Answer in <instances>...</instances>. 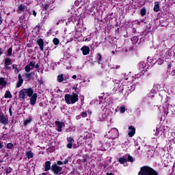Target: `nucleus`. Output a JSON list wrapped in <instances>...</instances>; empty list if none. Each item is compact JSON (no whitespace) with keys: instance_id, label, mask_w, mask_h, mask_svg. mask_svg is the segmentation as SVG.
Wrapping results in <instances>:
<instances>
[{"instance_id":"nucleus-40","label":"nucleus","mask_w":175,"mask_h":175,"mask_svg":"<svg viewBox=\"0 0 175 175\" xmlns=\"http://www.w3.org/2000/svg\"><path fill=\"white\" fill-rule=\"evenodd\" d=\"M120 111L122 114H124V113H125V107L124 106L120 107Z\"/></svg>"},{"instance_id":"nucleus-38","label":"nucleus","mask_w":175,"mask_h":175,"mask_svg":"<svg viewBox=\"0 0 175 175\" xmlns=\"http://www.w3.org/2000/svg\"><path fill=\"white\" fill-rule=\"evenodd\" d=\"M80 116L83 118H85V117H87L88 115L87 114V111H83L81 113Z\"/></svg>"},{"instance_id":"nucleus-48","label":"nucleus","mask_w":175,"mask_h":175,"mask_svg":"<svg viewBox=\"0 0 175 175\" xmlns=\"http://www.w3.org/2000/svg\"><path fill=\"white\" fill-rule=\"evenodd\" d=\"M37 15H38V13L36 12V11L33 10V16H34V17H36Z\"/></svg>"},{"instance_id":"nucleus-16","label":"nucleus","mask_w":175,"mask_h":175,"mask_svg":"<svg viewBox=\"0 0 175 175\" xmlns=\"http://www.w3.org/2000/svg\"><path fill=\"white\" fill-rule=\"evenodd\" d=\"M25 9H27L26 5L24 4H21L18 7L16 13H18V14H20L21 13V12H24L25 10Z\"/></svg>"},{"instance_id":"nucleus-46","label":"nucleus","mask_w":175,"mask_h":175,"mask_svg":"<svg viewBox=\"0 0 175 175\" xmlns=\"http://www.w3.org/2000/svg\"><path fill=\"white\" fill-rule=\"evenodd\" d=\"M9 113H10V117H12L13 116V112L12 111V107H10L9 108Z\"/></svg>"},{"instance_id":"nucleus-22","label":"nucleus","mask_w":175,"mask_h":175,"mask_svg":"<svg viewBox=\"0 0 175 175\" xmlns=\"http://www.w3.org/2000/svg\"><path fill=\"white\" fill-rule=\"evenodd\" d=\"M8 82L5 80V78L1 77L0 78V85L1 87H6Z\"/></svg>"},{"instance_id":"nucleus-18","label":"nucleus","mask_w":175,"mask_h":175,"mask_svg":"<svg viewBox=\"0 0 175 175\" xmlns=\"http://www.w3.org/2000/svg\"><path fill=\"white\" fill-rule=\"evenodd\" d=\"M33 76H35V72H29L25 75V78L29 81Z\"/></svg>"},{"instance_id":"nucleus-15","label":"nucleus","mask_w":175,"mask_h":175,"mask_svg":"<svg viewBox=\"0 0 175 175\" xmlns=\"http://www.w3.org/2000/svg\"><path fill=\"white\" fill-rule=\"evenodd\" d=\"M18 81L16 84V88H20L21 85H23V83H24V79H23V77H21V74H19L18 76Z\"/></svg>"},{"instance_id":"nucleus-7","label":"nucleus","mask_w":175,"mask_h":175,"mask_svg":"<svg viewBox=\"0 0 175 175\" xmlns=\"http://www.w3.org/2000/svg\"><path fill=\"white\" fill-rule=\"evenodd\" d=\"M30 98V105L31 106H35L36 105V100H38V93H33L31 96H29Z\"/></svg>"},{"instance_id":"nucleus-8","label":"nucleus","mask_w":175,"mask_h":175,"mask_svg":"<svg viewBox=\"0 0 175 175\" xmlns=\"http://www.w3.org/2000/svg\"><path fill=\"white\" fill-rule=\"evenodd\" d=\"M55 124L57 126V132H62V128L65 126V122L55 120Z\"/></svg>"},{"instance_id":"nucleus-6","label":"nucleus","mask_w":175,"mask_h":175,"mask_svg":"<svg viewBox=\"0 0 175 175\" xmlns=\"http://www.w3.org/2000/svg\"><path fill=\"white\" fill-rule=\"evenodd\" d=\"M33 68H36V69H39V64L35 65V62L32 61L25 67V71L26 73H29V72H31Z\"/></svg>"},{"instance_id":"nucleus-19","label":"nucleus","mask_w":175,"mask_h":175,"mask_svg":"<svg viewBox=\"0 0 175 175\" xmlns=\"http://www.w3.org/2000/svg\"><path fill=\"white\" fill-rule=\"evenodd\" d=\"M118 162L120 163V165H124L126 162H128V160L126 159V157H122L118 159Z\"/></svg>"},{"instance_id":"nucleus-30","label":"nucleus","mask_w":175,"mask_h":175,"mask_svg":"<svg viewBox=\"0 0 175 175\" xmlns=\"http://www.w3.org/2000/svg\"><path fill=\"white\" fill-rule=\"evenodd\" d=\"M131 42L133 44H136L137 43L139 42V37L134 36L133 38H131Z\"/></svg>"},{"instance_id":"nucleus-59","label":"nucleus","mask_w":175,"mask_h":175,"mask_svg":"<svg viewBox=\"0 0 175 175\" xmlns=\"http://www.w3.org/2000/svg\"><path fill=\"white\" fill-rule=\"evenodd\" d=\"M59 23H60V21L58 20V21H57V23H56V25H59Z\"/></svg>"},{"instance_id":"nucleus-2","label":"nucleus","mask_w":175,"mask_h":175,"mask_svg":"<svg viewBox=\"0 0 175 175\" xmlns=\"http://www.w3.org/2000/svg\"><path fill=\"white\" fill-rule=\"evenodd\" d=\"M138 175H159V174L154 168L148 165H144L140 167Z\"/></svg>"},{"instance_id":"nucleus-53","label":"nucleus","mask_w":175,"mask_h":175,"mask_svg":"<svg viewBox=\"0 0 175 175\" xmlns=\"http://www.w3.org/2000/svg\"><path fill=\"white\" fill-rule=\"evenodd\" d=\"M90 40H91V38H87L85 39V42H90Z\"/></svg>"},{"instance_id":"nucleus-20","label":"nucleus","mask_w":175,"mask_h":175,"mask_svg":"<svg viewBox=\"0 0 175 175\" xmlns=\"http://www.w3.org/2000/svg\"><path fill=\"white\" fill-rule=\"evenodd\" d=\"M154 12H158L159 10H161L160 7H159V2L155 1L154 2V6L153 8Z\"/></svg>"},{"instance_id":"nucleus-37","label":"nucleus","mask_w":175,"mask_h":175,"mask_svg":"<svg viewBox=\"0 0 175 175\" xmlns=\"http://www.w3.org/2000/svg\"><path fill=\"white\" fill-rule=\"evenodd\" d=\"M156 64H157V65H163V60L162 59H159L157 60Z\"/></svg>"},{"instance_id":"nucleus-62","label":"nucleus","mask_w":175,"mask_h":175,"mask_svg":"<svg viewBox=\"0 0 175 175\" xmlns=\"http://www.w3.org/2000/svg\"><path fill=\"white\" fill-rule=\"evenodd\" d=\"M88 113L89 114H92V112H91V111H90V110L88 111Z\"/></svg>"},{"instance_id":"nucleus-17","label":"nucleus","mask_w":175,"mask_h":175,"mask_svg":"<svg viewBox=\"0 0 175 175\" xmlns=\"http://www.w3.org/2000/svg\"><path fill=\"white\" fill-rule=\"evenodd\" d=\"M51 5V3L50 1H46L42 7L43 12H47V10H49L50 8Z\"/></svg>"},{"instance_id":"nucleus-5","label":"nucleus","mask_w":175,"mask_h":175,"mask_svg":"<svg viewBox=\"0 0 175 175\" xmlns=\"http://www.w3.org/2000/svg\"><path fill=\"white\" fill-rule=\"evenodd\" d=\"M108 133L110 136L109 139H111L112 140H116V139H118V137H120L118 129H117L116 128L111 129L108 132Z\"/></svg>"},{"instance_id":"nucleus-50","label":"nucleus","mask_w":175,"mask_h":175,"mask_svg":"<svg viewBox=\"0 0 175 175\" xmlns=\"http://www.w3.org/2000/svg\"><path fill=\"white\" fill-rule=\"evenodd\" d=\"M16 68H17V64H13L12 69H16Z\"/></svg>"},{"instance_id":"nucleus-9","label":"nucleus","mask_w":175,"mask_h":175,"mask_svg":"<svg viewBox=\"0 0 175 175\" xmlns=\"http://www.w3.org/2000/svg\"><path fill=\"white\" fill-rule=\"evenodd\" d=\"M0 124L8 125L9 124V118L4 115H0Z\"/></svg>"},{"instance_id":"nucleus-47","label":"nucleus","mask_w":175,"mask_h":175,"mask_svg":"<svg viewBox=\"0 0 175 175\" xmlns=\"http://www.w3.org/2000/svg\"><path fill=\"white\" fill-rule=\"evenodd\" d=\"M69 163V160L68 159H66L65 160H64V165H67V163Z\"/></svg>"},{"instance_id":"nucleus-24","label":"nucleus","mask_w":175,"mask_h":175,"mask_svg":"<svg viewBox=\"0 0 175 175\" xmlns=\"http://www.w3.org/2000/svg\"><path fill=\"white\" fill-rule=\"evenodd\" d=\"M26 157L27 159H31L33 158V153L32 152V150H29L26 152Z\"/></svg>"},{"instance_id":"nucleus-31","label":"nucleus","mask_w":175,"mask_h":175,"mask_svg":"<svg viewBox=\"0 0 175 175\" xmlns=\"http://www.w3.org/2000/svg\"><path fill=\"white\" fill-rule=\"evenodd\" d=\"M13 53V49L11 46L10 48L8 49L7 51V57H10L12 55V53Z\"/></svg>"},{"instance_id":"nucleus-34","label":"nucleus","mask_w":175,"mask_h":175,"mask_svg":"<svg viewBox=\"0 0 175 175\" xmlns=\"http://www.w3.org/2000/svg\"><path fill=\"white\" fill-rule=\"evenodd\" d=\"M128 88L129 89V91H130V92H133V91L136 89V85H132L131 88L128 87Z\"/></svg>"},{"instance_id":"nucleus-33","label":"nucleus","mask_w":175,"mask_h":175,"mask_svg":"<svg viewBox=\"0 0 175 175\" xmlns=\"http://www.w3.org/2000/svg\"><path fill=\"white\" fill-rule=\"evenodd\" d=\"M5 173L6 174H10V173L12 172V170H13V169L11 167H9L8 168H5Z\"/></svg>"},{"instance_id":"nucleus-51","label":"nucleus","mask_w":175,"mask_h":175,"mask_svg":"<svg viewBox=\"0 0 175 175\" xmlns=\"http://www.w3.org/2000/svg\"><path fill=\"white\" fill-rule=\"evenodd\" d=\"M2 148H3V145L0 142V150H2Z\"/></svg>"},{"instance_id":"nucleus-49","label":"nucleus","mask_w":175,"mask_h":175,"mask_svg":"<svg viewBox=\"0 0 175 175\" xmlns=\"http://www.w3.org/2000/svg\"><path fill=\"white\" fill-rule=\"evenodd\" d=\"M14 72H15L16 74L19 73V72H20V70H18V68H16V69H15V70H14Z\"/></svg>"},{"instance_id":"nucleus-35","label":"nucleus","mask_w":175,"mask_h":175,"mask_svg":"<svg viewBox=\"0 0 175 175\" xmlns=\"http://www.w3.org/2000/svg\"><path fill=\"white\" fill-rule=\"evenodd\" d=\"M8 137H9V135L6 133H3L1 135L2 140H6V139H8Z\"/></svg>"},{"instance_id":"nucleus-4","label":"nucleus","mask_w":175,"mask_h":175,"mask_svg":"<svg viewBox=\"0 0 175 175\" xmlns=\"http://www.w3.org/2000/svg\"><path fill=\"white\" fill-rule=\"evenodd\" d=\"M64 100L67 105H75L76 102H79V94L76 93H72V94H66Z\"/></svg>"},{"instance_id":"nucleus-1","label":"nucleus","mask_w":175,"mask_h":175,"mask_svg":"<svg viewBox=\"0 0 175 175\" xmlns=\"http://www.w3.org/2000/svg\"><path fill=\"white\" fill-rule=\"evenodd\" d=\"M44 172H49V170H51L55 175L62 174V167L58 166L57 163H55L51 165V161H47L44 163Z\"/></svg>"},{"instance_id":"nucleus-54","label":"nucleus","mask_w":175,"mask_h":175,"mask_svg":"<svg viewBox=\"0 0 175 175\" xmlns=\"http://www.w3.org/2000/svg\"><path fill=\"white\" fill-rule=\"evenodd\" d=\"M107 175H114V173L107 172Z\"/></svg>"},{"instance_id":"nucleus-21","label":"nucleus","mask_w":175,"mask_h":175,"mask_svg":"<svg viewBox=\"0 0 175 175\" xmlns=\"http://www.w3.org/2000/svg\"><path fill=\"white\" fill-rule=\"evenodd\" d=\"M82 160L81 161L83 162V163H88V159H90V156H88V154H83L82 157Z\"/></svg>"},{"instance_id":"nucleus-14","label":"nucleus","mask_w":175,"mask_h":175,"mask_svg":"<svg viewBox=\"0 0 175 175\" xmlns=\"http://www.w3.org/2000/svg\"><path fill=\"white\" fill-rule=\"evenodd\" d=\"M81 51H82L83 55H88L90 54V46H83L81 49Z\"/></svg>"},{"instance_id":"nucleus-12","label":"nucleus","mask_w":175,"mask_h":175,"mask_svg":"<svg viewBox=\"0 0 175 175\" xmlns=\"http://www.w3.org/2000/svg\"><path fill=\"white\" fill-rule=\"evenodd\" d=\"M10 65H12V59L10 57H6L4 62L5 69H10V67H9Z\"/></svg>"},{"instance_id":"nucleus-56","label":"nucleus","mask_w":175,"mask_h":175,"mask_svg":"<svg viewBox=\"0 0 175 175\" xmlns=\"http://www.w3.org/2000/svg\"><path fill=\"white\" fill-rule=\"evenodd\" d=\"M36 28H38V31H40V25H38L36 26Z\"/></svg>"},{"instance_id":"nucleus-61","label":"nucleus","mask_w":175,"mask_h":175,"mask_svg":"<svg viewBox=\"0 0 175 175\" xmlns=\"http://www.w3.org/2000/svg\"><path fill=\"white\" fill-rule=\"evenodd\" d=\"M41 175H47V172H43Z\"/></svg>"},{"instance_id":"nucleus-63","label":"nucleus","mask_w":175,"mask_h":175,"mask_svg":"<svg viewBox=\"0 0 175 175\" xmlns=\"http://www.w3.org/2000/svg\"><path fill=\"white\" fill-rule=\"evenodd\" d=\"M39 106H43V103H40Z\"/></svg>"},{"instance_id":"nucleus-41","label":"nucleus","mask_w":175,"mask_h":175,"mask_svg":"<svg viewBox=\"0 0 175 175\" xmlns=\"http://www.w3.org/2000/svg\"><path fill=\"white\" fill-rule=\"evenodd\" d=\"M38 81L39 84H40V85L44 84V81H43V78H40V79H38Z\"/></svg>"},{"instance_id":"nucleus-44","label":"nucleus","mask_w":175,"mask_h":175,"mask_svg":"<svg viewBox=\"0 0 175 175\" xmlns=\"http://www.w3.org/2000/svg\"><path fill=\"white\" fill-rule=\"evenodd\" d=\"M132 92H131V91H129V89L128 88L124 94L125 96H128L129 95V94H131Z\"/></svg>"},{"instance_id":"nucleus-42","label":"nucleus","mask_w":175,"mask_h":175,"mask_svg":"<svg viewBox=\"0 0 175 175\" xmlns=\"http://www.w3.org/2000/svg\"><path fill=\"white\" fill-rule=\"evenodd\" d=\"M127 161L129 162H133V157H132V156H131V155H129L128 158H127Z\"/></svg>"},{"instance_id":"nucleus-25","label":"nucleus","mask_w":175,"mask_h":175,"mask_svg":"<svg viewBox=\"0 0 175 175\" xmlns=\"http://www.w3.org/2000/svg\"><path fill=\"white\" fill-rule=\"evenodd\" d=\"M96 55L98 58V59H97L98 64H101V65H102V62H103V60L102 59V55L100 53H96Z\"/></svg>"},{"instance_id":"nucleus-13","label":"nucleus","mask_w":175,"mask_h":175,"mask_svg":"<svg viewBox=\"0 0 175 175\" xmlns=\"http://www.w3.org/2000/svg\"><path fill=\"white\" fill-rule=\"evenodd\" d=\"M68 144L66 145L67 148H72L73 147V143H75V139L72 137H67Z\"/></svg>"},{"instance_id":"nucleus-64","label":"nucleus","mask_w":175,"mask_h":175,"mask_svg":"<svg viewBox=\"0 0 175 175\" xmlns=\"http://www.w3.org/2000/svg\"><path fill=\"white\" fill-rule=\"evenodd\" d=\"M168 68H172V65H171V64H169V65H168Z\"/></svg>"},{"instance_id":"nucleus-23","label":"nucleus","mask_w":175,"mask_h":175,"mask_svg":"<svg viewBox=\"0 0 175 175\" xmlns=\"http://www.w3.org/2000/svg\"><path fill=\"white\" fill-rule=\"evenodd\" d=\"M31 122H32V118L29 117L24 121L23 126H27V125H29Z\"/></svg>"},{"instance_id":"nucleus-57","label":"nucleus","mask_w":175,"mask_h":175,"mask_svg":"<svg viewBox=\"0 0 175 175\" xmlns=\"http://www.w3.org/2000/svg\"><path fill=\"white\" fill-rule=\"evenodd\" d=\"M72 79H77V75H73L72 77Z\"/></svg>"},{"instance_id":"nucleus-29","label":"nucleus","mask_w":175,"mask_h":175,"mask_svg":"<svg viewBox=\"0 0 175 175\" xmlns=\"http://www.w3.org/2000/svg\"><path fill=\"white\" fill-rule=\"evenodd\" d=\"M4 98H5V99H9L12 98V93H10V91L7 90L5 92V94L4 95Z\"/></svg>"},{"instance_id":"nucleus-43","label":"nucleus","mask_w":175,"mask_h":175,"mask_svg":"<svg viewBox=\"0 0 175 175\" xmlns=\"http://www.w3.org/2000/svg\"><path fill=\"white\" fill-rule=\"evenodd\" d=\"M56 165H57V166H62V165H64V162L61 161H57Z\"/></svg>"},{"instance_id":"nucleus-55","label":"nucleus","mask_w":175,"mask_h":175,"mask_svg":"<svg viewBox=\"0 0 175 175\" xmlns=\"http://www.w3.org/2000/svg\"><path fill=\"white\" fill-rule=\"evenodd\" d=\"M80 117H81V116H76V120H80Z\"/></svg>"},{"instance_id":"nucleus-28","label":"nucleus","mask_w":175,"mask_h":175,"mask_svg":"<svg viewBox=\"0 0 175 175\" xmlns=\"http://www.w3.org/2000/svg\"><path fill=\"white\" fill-rule=\"evenodd\" d=\"M146 13H147V9H146V7H144L140 10V14L142 17H144Z\"/></svg>"},{"instance_id":"nucleus-32","label":"nucleus","mask_w":175,"mask_h":175,"mask_svg":"<svg viewBox=\"0 0 175 175\" xmlns=\"http://www.w3.org/2000/svg\"><path fill=\"white\" fill-rule=\"evenodd\" d=\"M53 43L55 46H58L59 44V40L57 38H53Z\"/></svg>"},{"instance_id":"nucleus-11","label":"nucleus","mask_w":175,"mask_h":175,"mask_svg":"<svg viewBox=\"0 0 175 175\" xmlns=\"http://www.w3.org/2000/svg\"><path fill=\"white\" fill-rule=\"evenodd\" d=\"M129 133L128 135L129 137H133L135 136V133H136V129L133 126H130L129 127Z\"/></svg>"},{"instance_id":"nucleus-60","label":"nucleus","mask_w":175,"mask_h":175,"mask_svg":"<svg viewBox=\"0 0 175 175\" xmlns=\"http://www.w3.org/2000/svg\"><path fill=\"white\" fill-rule=\"evenodd\" d=\"M75 3L76 6H79V5H80V3H79V2L76 3V1H75Z\"/></svg>"},{"instance_id":"nucleus-58","label":"nucleus","mask_w":175,"mask_h":175,"mask_svg":"<svg viewBox=\"0 0 175 175\" xmlns=\"http://www.w3.org/2000/svg\"><path fill=\"white\" fill-rule=\"evenodd\" d=\"M4 157H5V158H8V157H9V154L8 153H5Z\"/></svg>"},{"instance_id":"nucleus-36","label":"nucleus","mask_w":175,"mask_h":175,"mask_svg":"<svg viewBox=\"0 0 175 175\" xmlns=\"http://www.w3.org/2000/svg\"><path fill=\"white\" fill-rule=\"evenodd\" d=\"M14 147V146L13 145V143H8L7 144V148H8V150H12Z\"/></svg>"},{"instance_id":"nucleus-10","label":"nucleus","mask_w":175,"mask_h":175,"mask_svg":"<svg viewBox=\"0 0 175 175\" xmlns=\"http://www.w3.org/2000/svg\"><path fill=\"white\" fill-rule=\"evenodd\" d=\"M36 44L39 46L40 49L42 51H44V41L43 40L42 38H40L36 41Z\"/></svg>"},{"instance_id":"nucleus-52","label":"nucleus","mask_w":175,"mask_h":175,"mask_svg":"<svg viewBox=\"0 0 175 175\" xmlns=\"http://www.w3.org/2000/svg\"><path fill=\"white\" fill-rule=\"evenodd\" d=\"M134 144H135V147L136 146L137 147L139 146V142H135Z\"/></svg>"},{"instance_id":"nucleus-39","label":"nucleus","mask_w":175,"mask_h":175,"mask_svg":"<svg viewBox=\"0 0 175 175\" xmlns=\"http://www.w3.org/2000/svg\"><path fill=\"white\" fill-rule=\"evenodd\" d=\"M79 2L81 5H84L85 3V0H77L76 3Z\"/></svg>"},{"instance_id":"nucleus-26","label":"nucleus","mask_w":175,"mask_h":175,"mask_svg":"<svg viewBox=\"0 0 175 175\" xmlns=\"http://www.w3.org/2000/svg\"><path fill=\"white\" fill-rule=\"evenodd\" d=\"M66 81V78L64 79V74H61L57 76V81L58 83H62L64 81Z\"/></svg>"},{"instance_id":"nucleus-27","label":"nucleus","mask_w":175,"mask_h":175,"mask_svg":"<svg viewBox=\"0 0 175 175\" xmlns=\"http://www.w3.org/2000/svg\"><path fill=\"white\" fill-rule=\"evenodd\" d=\"M144 73H146V70H142L141 72L135 75V80H136V79H140V77H142V76H143L144 75Z\"/></svg>"},{"instance_id":"nucleus-3","label":"nucleus","mask_w":175,"mask_h":175,"mask_svg":"<svg viewBox=\"0 0 175 175\" xmlns=\"http://www.w3.org/2000/svg\"><path fill=\"white\" fill-rule=\"evenodd\" d=\"M33 95V89L31 88H23L19 92V98L22 100H25L28 96Z\"/></svg>"},{"instance_id":"nucleus-45","label":"nucleus","mask_w":175,"mask_h":175,"mask_svg":"<svg viewBox=\"0 0 175 175\" xmlns=\"http://www.w3.org/2000/svg\"><path fill=\"white\" fill-rule=\"evenodd\" d=\"M3 20H2V14L0 12V25H2Z\"/></svg>"}]
</instances>
